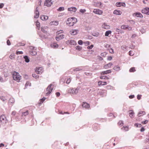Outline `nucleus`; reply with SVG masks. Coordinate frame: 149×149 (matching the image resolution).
I'll list each match as a JSON object with an SVG mask.
<instances>
[{
    "label": "nucleus",
    "instance_id": "obj_48",
    "mask_svg": "<svg viewBox=\"0 0 149 149\" xmlns=\"http://www.w3.org/2000/svg\"><path fill=\"white\" fill-rule=\"evenodd\" d=\"M63 33V31L62 30H60V31H58L56 32V35H58V34H60L61 33Z\"/></svg>",
    "mask_w": 149,
    "mask_h": 149
},
{
    "label": "nucleus",
    "instance_id": "obj_5",
    "mask_svg": "<svg viewBox=\"0 0 149 149\" xmlns=\"http://www.w3.org/2000/svg\"><path fill=\"white\" fill-rule=\"evenodd\" d=\"M36 72L37 74H41L43 72V70L42 67H37L36 68Z\"/></svg>",
    "mask_w": 149,
    "mask_h": 149
},
{
    "label": "nucleus",
    "instance_id": "obj_17",
    "mask_svg": "<svg viewBox=\"0 0 149 149\" xmlns=\"http://www.w3.org/2000/svg\"><path fill=\"white\" fill-rule=\"evenodd\" d=\"M107 84V82H102L101 81H100L98 82V85L99 86H103L106 85Z\"/></svg>",
    "mask_w": 149,
    "mask_h": 149
},
{
    "label": "nucleus",
    "instance_id": "obj_30",
    "mask_svg": "<svg viewBox=\"0 0 149 149\" xmlns=\"http://www.w3.org/2000/svg\"><path fill=\"white\" fill-rule=\"evenodd\" d=\"M100 78L101 79H109V78L106 76H101L100 77Z\"/></svg>",
    "mask_w": 149,
    "mask_h": 149
},
{
    "label": "nucleus",
    "instance_id": "obj_31",
    "mask_svg": "<svg viewBox=\"0 0 149 149\" xmlns=\"http://www.w3.org/2000/svg\"><path fill=\"white\" fill-rule=\"evenodd\" d=\"M111 33V31L110 30L108 31H106L105 33V36H108L109 34Z\"/></svg>",
    "mask_w": 149,
    "mask_h": 149
},
{
    "label": "nucleus",
    "instance_id": "obj_2",
    "mask_svg": "<svg viewBox=\"0 0 149 149\" xmlns=\"http://www.w3.org/2000/svg\"><path fill=\"white\" fill-rule=\"evenodd\" d=\"M13 79L16 81L17 82H19L22 79V77L17 72H15L13 75Z\"/></svg>",
    "mask_w": 149,
    "mask_h": 149
},
{
    "label": "nucleus",
    "instance_id": "obj_19",
    "mask_svg": "<svg viewBox=\"0 0 149 149\" xmlns=\"http://www.w3.org/2000/svg\"><path fill=\"white\" fill-rule=\"evenodd\" d=\"M67 43H69L71 45H75L76 44V42L72 40H70L67 42Z\"/></svg>",
    "mask_w": 149,
    "mask_h": 149
},
{
    "label": "nucleus",
    "instance_id": "obj_4",
    "mask_svg": "<svg viewBox=\"0 0 149 149\" xmlns=\"http://www.w3.org/2000/svg\"><path fill=\"white\" fill-rule=\"evenodd\" d=\"M53 88V86L52 84L48 86L46 89V91L47 92L46 93V95H48L51 93Z\"/></svg>",
    "mask_w": 149,
    "mask_h": 149
},
{
    "label": "nucleus",
    "instance_id": "obj_58",
    "mask_svg": "<svg viewBox=\"0 0 149 149\" xmlns=\"http://www.w3.org/2000/svg\"><path fill=\"white\" fill-rule=\"evenodd\" d=\"M7 44L8 45H10V42L9 40H7Z\"/></svg>",
    "mask_w": 149,
    "mask_h": 149
},
{
    "label": "nucleus",
    "instance_id": "obj_1",
    "mask_svg": "<svg viewBox=\"0 0 149 149\" xmlns=\"http://www.w3.org/2000/svg\"><path fill=\"white\" fill-rule=\"evenodd\" d=\"M77 22V20L75 17L69 18L66 22V24L69 26H73L74 24Z\"/></svg>",
    "mask_w": 149,
    "mask_h": 149
},
{
    "label": "nucleus",
    "instance_id": "obj_34",
    "mask_svg": "<svg viewBox=\"0 0 149 149\" xmlns=\"http://www.w3.org/2000/svg\"><path fill=\"white\" fill-rule=\"evenodd\" d=\"M32 76L35 78L37 79L39 78V76L35 73H33L32 74Z\"/></svg>",
    "mask_w": 149,
    "mask_h": 149
},
{
    "label": "nucleus",
    "instance_id": "obj_11",
    "mask_svg": "<svg viewBox=\"0 0 149 149\" xmlns=\"http://www.w3.org/2000/svg\"><path fill=\"white\" fill-rule=\"evenodd\" d=\"M116 5L117 7H121L123 6V7L125 6V4L124 2H117L116 3Z\"/></svg>",
    "mask_w": 149,
    "mask_h": 149
},
{
    "label": "nucleus",
    "instance_id": "obj_60",
    "mask_svg": "<svg viewBox=\"0 0 149 149\" xmlns=\"http://www.w3.org/2000/svg\"><path fill=\"white\" fill-rule=\"evenodd\" d=\"M112 56H109L108 57V58H107V59L108 60L111 61V60H112Z\"/></svg>",
    "mask_w": 149,
    "mask_h": 149
},
{
    "label": "nucleus",
    "instance_id": "obj_23",
    "mask_svg": "<svg viewBox=\"0 0 149 149\" xmlns=\"http://www.w3.org/2000/svg\"><path fill=\"white\" fill-rule=\"evenodd\" d=\"M113 13L116 15H120L122 13V12L120 10H116L114 11Z\"/></svg>",
    "mask_w": 149,
    "mask_h": 149
},
{
    "label": "nucleus",
    "instance_id": "obj_28",
    "mask_svg": "<svg viewBox=\"0 0 149 149\" xmlns=\"http://www.w3.org/2000/svg\"><path fill=\"white\" fill-rule=\"evenodd\" d=\"M146 114V113L145 111H140L138 114V116L139 117L143 115Z\"/></svg>",
    "mask_w": 149,
    "mask_h": 149
},
{
    "label": "nucleus",
    "instance_id": "obj_9",
    "mask_svg": "<svg viewBox=\"0 0 149 149\" xmlns=\"http://www.w3.org/2000/svg\"><path fill=\"white\" fill-rule=\"evenodd\" d=\"M102 28L106 29H108L110 28V26L107 24L106 23H104L102 25Z\"/></svg>",
    "mask_w": 149,
    "mask_h": 149
},
{
    "label": "nucleus",
    "instance_id": "obj_29",
    "mask_svg": "<svg viewBox=\"0 0 149 149\" xmlns=\"http://www.w3.org/2000/svg\"><path fill=\"white\" fill-rule=\"evenodd\" d=\"M30 54L32 55H35L36 54L37 52L35 50H33L30 52Z\"/></svg>",
    "mask_w": 149,
    "mask_h": 149
},
{
    "label": "nucleus",
    "instance_id": "obj_16",
    "mask_svg": "<svg viewBox=\"0 0 149 149\" xmlns=\"http://www.w3.org/2000/svg\"><path fill=\"white\" fill-rule=\"evenodd\" d=\"M121 28L122 29L125 30H130L132 28L131 27H129V26L127 25H123L121 26Z\"/></svg>",
    "mask_w": 149,
    "mask_h": 149
},
{
    "label": "nucleus",
    "instance_id": "obj_26",
    "mask_svg": "<svg viewBox=\"0 0 149 149\" xmlns=\"http://www.w3.org/2000/svg\"><path fill=\"white\" fill-rule=\"evenodd\" d=\"M50 24L51 25H57L58 24V22L57 21H54L51 22Z\"/></svg>",
    "mask_w": 149,
    "mask_h": 149
},
{
    "label": "nucleus",
    "instance_id": "obj_43",
    "mask_svg": "<svg viewBox=\"0 0 149 149\" xmlns=\"http://www.w3.org/2000/svg\"><path fill=\"white\" fill-rule=\"evenodd\" d=\"M145 141L146 143H149V136H148L145 139Z\"/></svg>",
    "mask_w": 149,
    "mask_h": 149
},
{
    "label": "nucleus",
    "instance_id": "obj_22",
    "mask_svg": "<svg viewBox=\"0 0 149 149\" xmlns=\"http://www.w3.org/2000/svg\"><path fill=\"white\" fill-rule=\"evenodd\" d=\"M111 71L110 70H108L105 71H102L101 72V75H104L107 74L111 72Z\"/></svg>",
    "mask_w": 149,
    "mask_h": 149
},
{
    "label": "nucleus",
    "instance_id": "obj_47",
    "mask_svg": "<svg viewBox=\"0 0 149 149\" xmlns=\"http://www.w3.org/2000/svg\"><path fill=\"white\" fill-rule=\"evenodd\" d=\"M79 11L81 13H84L86 12V10L85 9H81Z\"/></svg>",
    "mask_w": 149,
    "mask_h": 149
},
{
    "label": "nucleus",
    "instance_id": "obj_8",
    "mask_svg": "<svg viewBox=\"0 0 149 149\" xmlns=\"http://www.w3.org/2000/svg\"><path fill=\"white\" fill-rule=\"evenodd\" d=\"M149 8H146L142 10V13L147 15H149V12L148 11Z\"/></svg>",
    "mask_w": 149,
    "mask_h": 149
},
{
    "label": "nucleus",
    "instance_id": "obj_42",
    "mask_svg": "<svg viewBox=\"0 0 149 149\" xmlns=\"http://www.w3.org/2000/svg\"><path fill=\"white\" fill-rule=\"evenodd\" d=\"M29 114V112L28 111H26V112H24L22 113V116H26L28 115Z\"/></svg>",
    "mask_w": 149,
    "mask_h": 149
},
{
    "label": "nucleus",
    "instance_id": "obj_36",
    "mask_svg": "<svg viewBox=\"0 0 149 149\" xmlns=\"http://www.w3.org/2000/svg\"><path fill=\"white\" fill-rule=\"evenodd\" d=\"M24 58L25 59V61L28 63L29 61V59L28 57L27 56H25L24 57Z\"/></svg>",
    "mask_w": 149,
    "mask_h": 149
},
{
    "label": "nucleus",
    "instance_id": "obj_53",
    "mask_svg": "<svg viewBox=\"0 0 149 149\" xmlns=\"http://www.w3.org/2000/svg\"><path fill=\"white\" fill-rule=\"evenodd\" d=\"M78 43L80 45H82L83 44V41L82 40H80L78 41Z\"/></svg>",
    "mask_w": 149,
    "mask_h": 149
},
{
    "label": "nucleus",
    "instance_id": "obj_18",
    "mask_svg": "<svg viewBox=\"0 0 149 149\" xmlns=\"http://www.w3.org/2000/svg\"><path fill=\"white\" fill-rule=\"evenodd\" d=\"M77 10V9L75 7H72L68 8V10L71 12H75Z\"/></svg>",
    "mask_w": 149,
    "mask_h": 149
},
{
    "label": "nucleus",
    "instance_id": "obj_41",
    "mask_svg": "<svg viewBox=\"0 0 149 149\" xmlns=\"http://www.w3.org/2000/svg\"><path fill=\"white\" fill-rule=\"evenodd\" d=\"M76 49L78 50H81L82 49V47L80 46H78L75 47Z\"/></svg>",
    "mask_w": 149,
    "mask_h": 149
},
{
    "label": "nucleus",
    "instance_id": "obj_50",
    "mask_svg": "<svg viewBox=\"0 0 149 149\" xmlns=\"http://www.w3.org/2000/svg\"><path fill=\"white\" fill-rule=\"evenodd\" d=\"M16 54L17 55L22 54H23V52L22 51H17Z\"/></svg>",
    "mask_w": 149,
    "mask_h": 149
},
{
    "label": "nucleus",
    "instance_id": "obj_44",
    "mask_svg": "<svg viewBox=\"0 0 149 149\" xmlns=\"http://www.w3.org/2000/svg\"><path fill=\"white\" fill-rule=\"evenodd\" d=\"M31 85V83L30 82H27L25 85V86L26 88L28 86H30Z\"/></svg>",
    "mask_w": 149,
    "mask_h": 149
},
{
    "label": "nucleus",
    "instance_id": "obj_57",
    "mask_svg": "<svg viewBox=\"0 0 149 149\" xmlns=\"http://www.w3.org/2000/svg\"><path fill=\"white\" fill-rule=\"evenodd\" d=\"M70 81H71V79L70 78H69V79H68L67 80L66 83L67 84H69L70 82Z\"/></svg>",
    "mask_w": 149,
    "mask_h": 149
},
{
    "label": "nucleus",
    "instance_id": "obj_55",
    "mask_svg": "<svg viewBox=\"0 0 149 149\" xmlns=\"http://www.w3.org/2000/svg\"><path fill=\"white\" fill-rule=\"evenodd\" d=\"M129 54L130 55L132 56L134 55V53L132 51H130L129 52Z\"/></svg>",
    "mask_w": 149,
    "mask_h": 149
},
{
    "label": "nucleus",
    "instance_id": "obj_45",
    "mask_svg": "<svg viewBox=\"0 0 149 149\" xmlns=\"http://www.w3.org/2000/svg\"><path fill=\"white\" fill-rule=\"evenodd\" d=\"M9 102L10 103H13L15 102L13 98H10L9 100Z\"/></svg>",
    "mask_w": 149,
    "mask_h": 149
},
{
    "label": "nucleus",
    "instance_id": "obj_25",
    "mask_svg": "<svg viewBox=\"0 0 149 149\" xmlns=\"http://www.w3.org/2000/svg\"><path fill=\"white\" fill-rule=\"evenodd\" d=\"M48 18V16L45 15H41L40 16V19L42 20H46Z\"/></svg>",
    "mask_w": 149,
    "mask_h": 149
},
{
    "label": "nucleus",
    "instance_id": "obj_33",
    "mask_svg": "<svg viewBox=\"0 0 149 149\" xmlns=\"http://www.w3.org/2000/svg\"><path fill=\"white\" fill-rule=\"evenodd\" d=\"M129 127L127 126L123 127L122 128V130H123L125 131H127L129 130Z\"/></svg>",
    "mask_w": 149,
    "mask_h": 149
},
{
    "label": "nucleus",
    "instance_id": "obj_27",
    "mask_svg": "<svg viewBox=\"0 0 149 149\" xmlns=\"http://www.w3.org/2000/svg\"><path fill=\"white\" fill-rule=\"evenodd\" d=\"M129 114L131 118L134 117V113L132 110H130L129 111Z\"/></svg>",
    "mask_w": 149,
    "mask_h": 149
},
{
    "label": "nucleus",
    "instance_id": "obj_52",
    "mask_svg": "<svg viewBox=\"0 0 149 149\" xmlns=\"http://www.w3.org/2000/svg\"><path fill=\"white\" fill-rule=\"evenodd\" d=\"M93 47V45H91V46H88L87 47V48L89 49H92Z\"/></svg>",
    "mask_w": 149,
    "mask_h": 149
},
{
    "label": "nucleus",
    "instance_id": "obj_12",
    "mask_svg": "<svg viewBox=\"0 0 149 149\" xmlns=\"http://www.w3.org/2000/svg\"><path fill=\"white\" fill-rule=\"evenodd\" d=\"M79 32L78 30H72L70 31V33L73 35H76Z\"/></svg>",
    "mask_w": 149,
    "mask_h": 149
},
{
    "label": "nucleus",
    "instance_id": "obj_15",
    "mask_svg": "<svg viewBox=\"0 0 149 149\" xmlns=\"http://www.w3.org/2000/svg\"><path fill=\"white\" fill-rule=\"evenodd\" d=\"M64 35L62 34L56 37L55 38L56 40L58 41L64 38Z\"/></svg>",
    "mask_w": 149,
    "mask_h": 149
},
{
    "label": "nucleus",
    "instance_id": "obj_51",
    "mask_svg": "<svg viewBox=\"0 0 149 149\" xmlns=\"http://www.w3.org/2000/svg\"><path fill=\"white\" fill-rule=\"evenodd\" d=\"M148 121L147 120H146L144 121H143L141 122V123L143 124H146L148 123Z\"/></svg>",
    "mask_w": 149,
    "mask_h": 149
},
{
    "label": "nucleus",
    "instance_id": "obj_3",
    "mask_svg": "<svg viewBox=\"0 0 149 149\" xmlns=\"http://www.w3.org/2000/svg\"><path fill=\"white\" fill-rule=\"evenodd\" d=\"M0 122L3 124H5L8 122V120L5 115H2L0 116Z\"/></svg>",
    "mask_w": 149,
    "mask_h": 149
},
{
    "label": "nucleus",
    "instance_id": "obj_46",
    "mask_svg": "<svg viewBox=\"0 0 149 149\" xmlns=\"http://www.w3.org/2000/svg\"><path fill=\"white\" fill-rule=\"evenodd\" d=\"M41 30L43 33H47V31L46 30H45V27H42L41 28Z\"/></svg>",
    "mask_w": 149,
    "mask_h": 149
},
{
    "label": "nucleus",
    "instance_id": "obj_56",
    "mask_svg": "<svg viewBox=\"0 0 149 149\" xmlns=\"http://www.w3.org/2000/svg\"><path fill=\"white\" fill-rule=\"evenodd\" d=\"M109 51L110 53L111 54H113L114 52L113 49H109Z\"/></svg>",
    "mask_w": 149,
    "mask_h": 149
},
{
    "label": "nucleus",
    "instance_id": "obj_59",
    "mask_svg": "<svg viewBox=\"0 0 149 149\" xmlns=\"http://www.w3.org/2000/svg\"><path fill=\"white\" fill-rule=\"evenodd\" d=\"M4 5L3 3H0V9L2 8L3 6Z\"/></svg>",
    "mask_w": 149,
    "mask_h": 149
},
{
    "label": "nucleus",
    "instance_id": "obj_63",
    "mask_svg": "<svg viewBox=\"0 0 149 149\" xmlns=\"http://www.w3.org/2000/svg\"><path fill=\"white\" fill-rule=\"evenodd\" d=\"M58 113L60 114H64V112H63L61 111H58Z\"/></svg>",
    "mask_w": 149,
    "mask_h": 149
},
{
    "label": "nucleus",
    "instance_id": "obj_32",
    "mask_svg": "<svg viewBox=\"0 0 149 149\" xmlns=\"http://www.w3.org/2000/svg\"><path fill=\"white\" fill-rule=\"evenodd\" d=\"M113 69L116 71H119L120 70V67L118 65L115 66L113 67Z\"/></svg>",
    "mask_w": 149,
    "mask_h": 149
},
{
    "label": "nucleus",
    "instance_id": "obj_21",
    "mask_svg": "<svg viewBox=\"0 0 149 149\" xmlns=\"http://www.w3.org/2000/svg\"><path fill=\"white\" fill-rule=\"evenodd\" d=\"M82 107L83 108H88L90 107V105L88 103L86 102H83Z\"/></svg>",
    "mask_w": 149,
    "mask_h": 149
},
{
    "label": "nucleus",
    "instance_id": "obj_39",
    "mask_svg": "<svg viewBox=\"0 0 149 149\" xmlns=\"http://www.w3.org/2000/svg\"><path fill=\"white\" fill-rule=\"evenodd\" d=\"M118 124L119 126H122L123 125V121L122 120L119 121L118 123Z\"/></svg>",
    "mask_w": 149,
    "mask_h": 149
},
{
    "label": "nucleus",
    "instance_id": "obj_6",
    "mask_svg": "<svg viewBox=\"0 0 149 149\" xmlns=\"http://www.w3.org/2000/svg\"><path fill=\"white\" fill-rule=\"evenodd\" d=\"M93 12L95 14L98 15H101L103 13L102 10L97 9H94L93 10Z\"/></svg>",
    "mask_w": 149,
    "mask_h": 149
},
{
    "label": "nucleus",
    "instance_id": "obj_20",
    "mask_svg": "<svg viewBox=\"0 0 149 149\" xmlns=\"http://www.w3.org/2000/svg\"><path fill=\"white\" fill-rule=\"evenodd\" d=\"M50 46L53 48H57L58 47V45L56 43L54 42L51 44Z\"/></svg>",
    "mask_w": 149,
    "mask_h": 149
},
{
    "label": "nucleus",
    "instance_id": "obj_10",
    "mask_svg": "<svg viewBox=\"0 0 149 149\" xmlns=\"http://www.w3.org/2000/svg\"><path fill=\"white\" fill-rule=\"evenodd\" d=\"M133 15L134 16L140 18H142L143 17V15L140 13L138 12L134 13Z\"/></svg>",
    "mask_w": 149,
    "mask_h": 149
},
{
    "label": "nucleus",
    "instance_id": "obj_37",
    "mask_svg": "<svg viewBox=\"0 0 149 149\" xmlns=\"http://www.w3.org/2000/svg\"><path fill=\"white\" fill-rule=\"evenodd\" d=\"M136 70L134 67H132L130 69L129 71L130 72H134Z\"/></svg>",
    "mask_w": 149,
    "mask_h": 149
},
{
    "label": "nucleus",
    "instance_id": "obj_13",
    "mask_svg": "<svg viewBox=\"0 0 149 149\" xmlns=\"http://www.w3.org/2000/svg\"><path fill=\"white\" fill-rule=\"evenodd\" d=\"M79 89L77 88H74L71 89L70 92L71 93L77 94L78 93Z\"/></svg>",
    "mask_w": 149,
    "mask_h": 149
},
{
    "label": "nucleus",
    "instance_id": "obj_54",
    "mask_svg": "<svg viewBox=\"0 0 149 149\" xmlns=\"http://www.w3.org/2000/svg\"><path fill=\"white\" fill-rule=\"evenodd\" d=\"M135 126H136L137 127H140L141 126V124H138L137 123H135L134 124Z\"/></svg>",
    "mask_w": 149,
    "mask_h": 149
},
{
    "label": "nucleus",
    "instance_id": "obj_49",
    "mask_svg": "<svg viewBox=\"0 0 149 149\" xmlns=\"http://www.w3.org/2000/svg\"><path fill=\"white\" fill-rule=\"evenodd\" d=\"M64 10V8L63 7H60L58 8V10L59 11L63 10Z\"/></svg>",
    "mask_w": 149,
    "mask_h": 149
},
{
    "label": "nucleus",
    "instance_id": "obj_35",
    "mask_svg": "<svg viewBox=\"0 0 149 149\" xmlns=\"http://www.w3.org/2000/svg\"><path fill=\"white\" fill-rule=\"evenodd\" d=\"M9 58L11 59H13L15 58V55L14 54H11L9 56Z\"/></svg>",
    "mask_w": 149,
    "mask_h": 149
},
{
    "label": "nucleus",
    "instance_id": "obj_38",
    "mask_svg": "<svg viewBox=\"0 0 149 149\" xmlns=\"http://www.w3.org/2000/svg\"><path fill=\"white\" fill-rule=\"evenodd\" d=\"M36 26L37 28H38V29H39L40 25V23L38 21H37L36 22Z\"/></svg>",
    "mask_w": 149,
    "mask_h": 149
},
{
    "label": "nucleus",
    "instance_id": "obj_40",
    "mask_svg": "<svg viewBox=\"0 0 149 149\" xmlns=\"http://www.w3.org/2000/svg\"><path fill=\"white\" fill-rule=\"evenodd\" d=\"M0 99L3 101H5L7 100L6 98L4 96L1 97Z\"/></svg>",
    "mask_w": 149,
    "mask_h": 149
},
{
    "label": "nucleus",
    "instance_id": "obj_64",
    "mask_svg": "<svg viewBox=\"0 0 149 149\" xmlns=\"http://www.w3.org/2000/svg\"><path fill=\"white\" fill-rule=\"evenodd\" d=\"M148 1V0H143V3L144 4H146L147 3V2Z\"/></svg>",
    "mask_w": 149,
    "mask_h": 149
},
{
    "label": "nucleus",
    "instance_id": "obj_61",
    "mask_svg": "<svg viewBox=\"0 0 149 149\" xmlns=\"http://www.w3.org/2000/svg\"><path fill=\"white\" fill-rule=\"evenodd\" d=\"M56 96L58 97L60 96V94L59 92H57L56 93Z\"/></svg>",
    "mask_w": 149,
    "mask_h": 149
},
{
    "label": "nucleus",
    "instance_id": "obj_14",
    "mask_svg": "<svg viewBox=\"0 0 149 149\" xmlns=\"http://www.w3.org/2000/svg\"><path fill=\"white\" fill-rule=\"evenodd\" d=\"M35 15L34 16L35 18H37L39 17V13L38 11V8L37 7L36 8L35 12Z\"/></svg>",
    "mask_w": 149,
    "mask_h": 149
},
{
    "label": "nucleus",
    "instance_id": "obj_7",
    "mask_svg": "<svg viewBox=\"0 0 149 149\" xmlns=\"http://www.w3.org/2000/svg\"><path fill=\"white\" fill-rule=\"evenodd\" d=\"M51 1L50 0H45L44 5L48 7L50 6L52 3Z\"/></svg>",
    "mask_w": 149,
    "mask_h": 149
},
{
    "label": "nucleus",
    "instance_id": "obj_62",
    "mask_svg": "<svg viewBox=\"0 0 149 149\" xmlns=\"http://www.w3.org/2000/svg\"><path fill=\"white\" fill-rule=\"evenodd\" d=\"M16 113V112L15 111H13L11 113V115L13 116H15Z\"/></svg>",
    "mask_w": 149,
    "mask_h": 149
},
{
    "label": "nucleus",
    "instance_id": "obj_24",
    "mask_svg": "<svg viewBox=\"0 0 149 149\" xmlns=\"http://www.w3.org/2000/svg\"><path fill=\"white\" fill-rule=\"evenodd\" d=\"M112 65V64L111 63H109L105 65L104 66V68L105 69H107L110 68Z\"/></svg>",
    "mask_w": 149,
    "mask_h": 149
}]
</instances>
